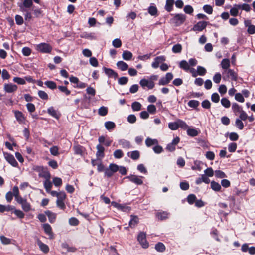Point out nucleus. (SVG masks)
Listing matches in <instances>:
<instances>
[{
    "label": "nucleus",
    "instance_id": "nucleus-29",
    "mask_svg": "<svg viewBox=\"0 0 255 255\" xmlns=\"http://www.w3.org/2000/svg\"><path fill=\"white\" fill-rule=\"evenodd\" d=\"M122 57L125 60H129L132 57V54L131 52L126 50L123 52Z\"/></svg>",
    "mask_w": 255,
    "mask_h": 255
},
{
    "label": "nucleus",
    "instance_id": "nucleus-60",
    "mask_svg": "<svg viewBox=\"0 0 255 255\" xmlns=\"http://www.w3.org/2000/svg\"><path fill=\"white\" fill-rule=\"evenodd\" d=\"M181 128L183 129H187L188 128L187 124L183 121L179 119L178 120V128Z\"/></svg>",
    "mask_w": 255,
    "mask_h": 255
},
{
    "label": "nucleus",
    "instance_id": "nucleus-51",
    "mask_svg": "<svg viewBox=\"0 0 255 255\" xmlns=\"http://www.w3.org/2000/svg\"><path fill=\"white\" fill-rule=\"evenodd\" d=\"M13 82L20 85H24L26 84V81L24 78L15 77L13 79Z\"/></svg>",
    "mask_w": 255,
    "mask_h": 255
},
{
    "label": "nucleus",
    "instance_id": "nucleus-49",
    "mask_svg": "<svg viewBox=\"0 0 255 255\" xmlns=\"http://www.w3.org/2000/svg\"><path fill=\"white\" fill-rule=\"evenodd\" d=\"M148 13L152 16H155L157 15V9L155 6H150L148 9Z\"/></svg>",
    "mask_w": 255,
    "mask_h": 255
},
{
    "label": "nucleus",
    "instance_id": "nucleus-54",
    "mask_svg": "<svg viewBox=\"0 0 255 255\" xmlns=\"http://www.w3.org/2000/svg\"><path fill=\"white\" fill-rule=\"evenodd\" d=\"M81 37L83 38H88L90 39H96L95 34L94 33H85Z\"/></svg>",
    "mask_w": 255,
    "mask_h": 255
},
{
    "label": "nucleus",
    "instance_id": "nucleus-7",
    "mask_svg": "<svg viewBox=\"0 0 255 255\" xmlns=\"http://www.w3.org/2000/svg\"><path fill=\"white\" fill-rule=\"evenodd\" d=\"M42 227L45 234L49 236V239H53L54 236L51 226L48 223H45L43 224Z\"/></svg>",
    "mask_w": 255,
    "mask_h": 255
},
{
    "label": "nucleus",
    "instance_id": "nucleus-17",
    "mask_svg": "<svg viewBox=\"0 0 255 255\" xmlns=\"http://www.w3.org/2000/svg\"><path fill=\"white\" fill-rule=\"evenodd\" d=\"M112 205L117 208L118 209L121 210V211L127 212L128 211L130 210V208L128 206H127L126 205H124L122 204H119L116 202H112Z\"/></svg>",
    "mask_w": 255,
    "mask_h": 255
},
{
    "label": "nucleus",
    "instance_id": "nucleus-46",
    "mask_svg": "<svg viewBox=\"0 0 255 255\" xmlns=\"http://www.w3.org/2000/svg\"><path fill=\"white\" fill-rule=\"evenodd\" d=\"M197 72L198 75L203 76L206 73L207 71L204 67L198 66L197 67Z\"/></svg>",
    "mask_w": 255,
    "mask_h": 255
},
{
    "label": "nucleus",
    "instance_id": "nucleus-15",
    "mask_svg": "<svg viewBox=\"0 0 255 255\" xmlns=\"http://www.w3.org/2000/svg\"><path fill=\"white\" fill-rule=\"evenodd\" d=\"M227 73V77L231 78L233 81H236L237 80V74L232 69H228L227 70H225L223 72V74Z\"/></svg>",
    "mask_w": 255,
    "mask_h": 255
},
{
    "label": "nucleus",
    "instance_id": "nucleus-63",
    "mask_svg": "<svg viewBox=\"0 0 255 255\" xmlns=\"http://www.w3.org/2000/svg\"><path fill=\"white\" fill-rule=\"evenodd\" d=\"M237 144L235 142H232L228 145V150L230 152H234L237 149Z\"/></svg>",
    "mask_w": 255,
    "mask_h": 255
},
{
    "label": "nucleus",
    "instance_id": "nucleus-45",
    "mask_svg": "<svg viewBox=\"0 0 255 255\" xmlns=\"http://www.w3.org/2000/svg\"><path fill=\"white\" fill-rule=\"evenodd\" d=\"M221 103L223 106L226 108H229L231 105L230 101L226 98H223L221 100Z\"/></svg>",
    "mask_w": 255,
    "mask_h": 255
},
{
    "label": "nucleus",
    "instance_id": "nucleus-58",
    "mask_svg": "<svg viewBox=\"0 0 255 255\" xmlns=\"http://www.w3.org/2000/svg\"><path fill=\"white\" fill-rule=\"evenodd\" d=\"M215 176L219 178H223L227 177L226 174L221 170H215Z\"/></svg>",
    "mask_w": 255,
    "mask_h": 255
},
{
    "label": "nucleus",
    "instance_id": "nucleus-16",
    "mask_svg": "<svg viewBox=\"0 0 255 255\" xmlns=\"http://www.w3.org/2000/svg\"><path fill=\"white\" fill-rule=\"evenodd\" d=\"M37 244L39 246L40 250L42 251L44 253L47 254L49 251V247L45 244H44L39 239H38L37 241Z\"/></svg>",
    "mask_w": 255,
    "mask_h": 255
},
{
    "label": "nucleus",
    "instance_id": "nucleus-5",
    "mask_svg": "<svg viewBox=\"0 0 255 255\" xmlns=\"http://www.w3.org/2000/svg\"><path fill=\"white\" fill-rule=\"evenodd\" d=\"M137 240L143 248H147L149 246L148 243L146 239V234L140 232L137 237Z\"/></svg>",
    "mask_w": 255,
    "mask_h": 255
},
{
    "label": "nucleus",
    "instance_id": "nucleus-28",
    "mask_svg": "<svg viewBox=\"0 0 255 255\" xmlns=\"http://www.w3.org/2000/svg\"><path fill=\"white\" fill-rule=\"evenodd\" d=\"M48 113L56 119H59V115L57 113V111L54 109L53 107H49L47 110Z\"/></svg>",
    "mask_w": 255,
    "mask_h": 255
},
{
    "label": "nucleus",
    "instance_id": "nucleus-14",
    "mask_svg": "<svg viewBox=\"0 0 255 255\" xmlns=\"http://www.w3.org/2000/svg\"><path fill=\"white\" fill-rule=\"evenodd\" d=\"M165 61V57L164 56H159L156 57L154 60V61L152 63V67L153 68H157L159 64L162 63V62H164Z\"/></svg>",
    "mask_w": 255,
    "mask_h": 255
},
{
    "label": "nucleus",
    "instance_id": "nucleus-2",
    "mask_svg": "<svg viewBox=\"0 0 255 255\" xmlns=\"http://www.w3.org/2000/svg\"><path fill=\"white\" fill-rule=\"evenodd\" d=\"M16 201L18 204L21 205L22 210L24 212H28L31 210V205L26 198H23L21 196L17 199Z\"/></svg>",
    "mask_w": 255,
    "mask_h": 255
},
{
    "label": "nucleus",
    "instance_id": "nucleus-35",
    "mask_svg": "<svg viewBox=\"0 0 255 255\" xmlns=\"http://www.w3.org/2000/svg\"><path fill=\"white\" fill-rule=\"evenodd\" d=\"M108 111L107 107L102 106L98 109V114L101 116H105L107 114Z\"/></svg>",
    "mask_w": 255,
    "mask_h": 255
},
{
    "label": "nucleus",
    "instance_id": "nucleus-42",
    "mask_svg": "<svg viewBox=\"0 0 255 255\" xmlns=\"http://www.w3.org/2000/svg\"><path fill=\"white\" fill-rule=\"evenodd\" d=\"M12 194L15 198V201L21 196L19 195V189L17 186H14L12 189Z\"/></svg>",
    "mask_w": 255,
    "mask_h": 255
},
{
    "label": "nucleus",
    "instance_id": "nucleus-4",
    "mask_svg": "<svg viewBox=\"0 0 255 255\" xmlns=\"http://www.w3.org/2000/svg\"><path fill=\"white\" fill-rule=\"evenodd\" d=\"M186 17L184 14H177L171 19V21L172 23H174L175 26H179L184 22Z\"/></svg>",
    "mask_w": 255,
    "mask_h": 255
},
{
    "label": "nucleus",
    "instance_id": "nucleus-57",
    "mask_svg": "<svg viewBox=\"0 0 255 255\" xmlns=\"http://www.w3.org/2000/svg\"><path fill=\"white\" fill-rule=\"evenodd\" d=\"M140 157V153L137 150H134L131 152L130 157L133 160H137Z\"/></svg>",
    "mask_w": 255,
    "mask_h": 255
},
{
    "label": "nucleus",
    "instance_id": "nucleus-6",
    "mask_svg": "<svg viewBox=\"0 0 255 255\" xmlns=\"http://www.w3.org/2000/svg\"><path fill=\"white\" fill-rule=\"evenodd\" d=\"M18 89L16 85L12 83H5L3 86L4 91L6 93H11L15 92Z\"/></svg>",
    "mask_w": 255,
    "mask_h": 255
},
{
    "label": "nucleus",
    "instance_id": "nucleus-52",
    "mask_svg": "<svg viewBox=\"0 0 255 255\" xmlns=\"http://www.w3.org/2000/svg\"><path fill=\"white\" fill-rule=\"evenodd\" d=\"M147 112L151 114H154L156 112V108L154 105H149L147 108Z\"/></svg>",
    "mask_w": 255,
    "mask_h": 255
},
{
    "label": "nucleus",
    "instance_id": "nucleus-38",
    "mask_svg": "<svg viewBox=\"0 0 255 255\" xmlns=\"http://www.w3.org/2000/svg\"><path fill=\"white\" fill-rule=\"evenodd\" d=\"M105 126L107 130H110L115 128L116 125L113 122L107 121L105 123Z\"/></svg>",
    "mask_w": 255,
    "mask_h": 255
},
{
    "label": "nucleus",
    "instance_id": "nucleus-43",
    "mask_svg": "<svg viewBox=\"0 0 255 255\" xmlns=\"http://www.w3.org/2000/svg\"><path fill=\"white\" fill-rule=\"evenodd\" d=\"M169 128L172 130H176L178 128V120L175 122H170L168 124Z\"/></svg>",
    "mask_w": 255,
    "mask_h": 255
},
{
    "label": "nucleus",
    "instance_id": "nucleus-64",
    "mask_svg": "<svg viewBox=\"0 0 255 255\" xmlns=\"http://www.w3.org/2000/svg\"><path fill=\"white\" fill-rule=\"evenodd\" d=\"M203 9L204 11L208 14H211L213 12V8L210 5H205Z\"/></svg>",
    "mask_w": 255,
    "mask_h": 255
},
{
    "label": "nucleus",
    "instance_id": "nucleus-1",
    "mask_svg": "<svg viewBox=\"0 0 255 255\" xmlns=\"http://www.w3.org/2000/svg\"><path fill=\"white\" fill-rule=\"evenodd\" d=\"M32 170L38 173V176L40 177L44 178H50L51 175L49 172L47 171L46 168L43 166L34 165L32 167Z\"/></svg>",
    "mask_w": 255,
    "mask_h": 255
},
{
    "label": "nucleus",
    "instance_id": "nucleus-50",
    "mask_svg": "<svg viewBox=\"0 0 255 255\" xmlns=\"http://www.w3.org/2000/svg\"><path fill=\"white\" fill-rule=\"evenodd\" d=\"M113 155L115 158L120 159L124 156V153L121 149H117L114 151Z\"/></svg>",
    "mask_w": 255,
    "mask_h": 255
},
{
    "label": "nucleus",
    "instance_id": "nucleus-48",
    "mask_svg": "<svg viewBox=\"0 0 255 255\" xmlns=\"http://www.w3.org/2000/svg\"><path fill=\"white\" fill-rule=\"evenodd\" d=\"M58 88L60 91L64 93L66 95H69L71 93V91L65 86H59Z\"/></svg>",
    "mask_w": 255,
    "mask_h": 255
},
{
    "label": "nucleus",
    "instance_id": "nucleus-53",
    "mask_svg": "<svg viewBox=\"0 0 255 255\" xmlns=\"http://www.w3.org/2000/svg\"><path fill=\"white\" fill-rule=\"evenodd\" d=\"M242 120H241V119H239L238 118H237L235 121V126L240 129L242 130L244 128V124Z\"/></svg>",
    "mask_w": 255,
    "mask_h": 255
},
{
    "label": "nucleus",
    "instance_id": "nucleus-13",
    "mask_svg": "<svg viewBox=\"0 0 255 255\" xmlns=\"http://www.w3.org/2000/svg\"><path fill=\"white\" fill-rule=\"evenodd\" d=\"M103 69L105 73L110 78L116 79L118 77V73L111 68L103 67Z\"/></svg>",
    "mask_w": 255,
    "mask_h": 255
},
{
    "label": "nucleus",
    "instance_id": "nucleus-8",
    "mask_svg": "<svg viewBox=\"0 0 255 255\" xmlns=\"http://www.w3.org/2000/svg\"><path fill=\"white\" fill-rule=\"evenodd\" d=\"M208 23V22L204 21H199L196 24L194 25L192 28V30L194 31H201L206 27Z\"/></svg>",
    "mask_w": 255,
    "mask_h": 255
},
{
    "label": "nucleus",
    "instance_id": "nucleus-20",
    "mask_svg": "<svg viewBox=\"0 0 255 255\" xmlns=\"http://www.w3.org/2000/svg\"><path fill=\"white\" fill-rule=\"evenodd\" d=\"M118 143L123 148L129 149L131 147L130 142L124 139L119 140L118 141Z\"/></svg>",
    "mask_w": 255,
    "mask_h": 255
},
{
    "label": "nucleus",
    "instance_id": "nucleus-41",
    "mask_svg": "<svg viewBox=\"0 0 255 255\" xmlns=\"http://www.w3.org/2000/svg\"><path fill=\"white\" fill-rule=\"evenodd\" d=\"M232 110L233 112L236 114L238 112L241 113L243 111L242 108L238 104L234 103L232 104Z\"/></svg>",
    "mask_w": 255,
    "mask_h": 255
},
{
    "label": "nucleus",
    "instance_id": "nucleus-47",
    "mask_svg": "<svg viewBox=\"0 0 255 255\" xmlns=\"http://www.w3.org/2000/svg\"><path fill=\"white\" fill-rule=\"evenodd\" d=\"M187 133L189 136L192 137L196 136L198 134V132L196 129L193 128H188L187 130Z\"/></svg>",
    "mask_w": 255,
    "mask_h": 255
},
{
    "label": "nucleus",
    "instance_id": "nucleus-30",
    "mask_svg": "<svg viewBox=\"0 0 255 255\" xmlns=\"http://www.w3.org/2000/svg\"><path fill=\"white\" fill-rule=\"evenodd\" d=\"M211 187L215 191H219L221 189V186L219 183L214 181L211 182Z\"/></svg>",
    "mask_w": 255,
    "mask_h": 255
},
{
    "label": "nucleus",
    "instance_id": "nucleus-34",
    "mask_svg": "<svg viewBox=\"0 0 255 255\" xmlns=\"http://www.w3.org/2000/svg\"><path fill=\"white\" fill-rule=\"evenodd\" d=\"M196 196H195V195L193 194H189L187 198V201L188 203L190 205H192L193 203H194L196 202Z\"/></svg>",
    "mask_w": 255,
    "mask_h": 255
},
{
    "label": "nucleus",
    "instance_id": "nucleus-12",
    "mask_svg": "<svg viewBox=\"0 0 255 255\" xmlns=\"http://www.w3.org/2000/svg\"><path fill=\"white\" fill-rule=\"evenodd\" d=\"M139 83L142 87H147L150 89H152L155 85L154 83L152 81L146 79H142L140 81Z\"/></svg>",
    "mask_w": 255,
    "mask_h": 255
},
{
    "label": "nucleus",
    "instance_id": "nucleus-27",
    "mask_svg": "<svg viewBox=\"0 0 255 255\" xmlns=\"http://www.w3.org/2000/svg\"><path fill=\"white\" fill-rule=\"evenodd\" d=\"M221 66L223 69L227 70L230 66L229 59L227 58L223 59L221 62Z\"/></svg>",
    "mask_w": 255,
    "mask_h": 255
},
{
    "label": "nucleus",
    "instance_id": "nucleus-24",
    "mask_svg": "<svg viewBox=\"0 0 255 255\" xmlns=\"http://www.w3.org/2000/svg\"><path fill=\"white\" fill-rule=\"evenodd\" d=\"M179 66L181 69L185 71H188L190 69V66L188 62L185 60H181L180 62Z\"/></svg>",
    "mask_w": 255,
    "mask_h": 255
},
{
    "label": "nucleus",
    "instance_id": "nucleus-33",
    "mask_svg": "<svg viewBox=\"0 0 255 255\" xmlns=\"http://www.w3.org/2000/svg\"><path fill=\"white\" fill-rule=\"evenodd\" d=\"M44 84L49 89L54 90L56 88V83L52 81H46L44 82Z\"/></svg>",
    "mask_w": 255,
    "mask_h": 255
},
{
    "label": "nucleus",
    "instance_id": "nucleus-25",
    "mask_svg": "<svg viewBox=\"0 0 255 255\" xmlns=\"http://www.w3.org/2000/svg\"><path fill=\"white\" fill-rule=\"evenodd\" d=\"M45 180L44 182V187L47 193H49L52 187V183L50 181V178H45Z\"/></svg>",
    "mask_w": 255,
    "mask_h": 255
},
{
    "label": "nucleus",
    "instance_id": "nucleus-23",
    "mask_svg": "<svg viewBox=\"0 0 255 255\" xmlns=\"http://www.w3.org/2000/svg\"><path fill=\"white\" fill-rule=\"evenodd\" d=\"M139 219L137 216L131 215V219L129 222V226L131 228L134 227L138 223Z\"/></svg>",
    "mask_w": 255,
    "mask_h": 255
},
{
    "label": "nucleus",
    "instance_id": "nucleus-44",
    "mask_svg": "<svg viewBox=\"0 0 255 255\" xmlns=\"http://www.w3.org/2000/svg\"><path fill=\"white\" fill-rule=\"evenodd\" d=\"M182 47L180 44L174 45L172 49V52L174 53H179L181 52Z\"/></svg>",
    "mask_w": 255,
    "mask_h": 255
},
{
    "label": "nucleus",
    "instance_id": "nucleus-62",
    "mask_svg": "<svg viewBox=\"0 0 255 255\" xmlns=\"http://www.w3.org/2000/svg\"><path fill=\"white\" fill-rule=\"evenodd\" d=\"M13 212L15 215L20 219H22L24 217V213L20 210L15 209Z\"/></svg>",
    "mask_w": 255,
    "mask_h": 255
},
{
    "label": "nucleus",
    "instance_id": "nucleus-3",
    "mask_svg": "<svg viewBox=\"0 0 255 255\" xmlns=\"http://www.w3.org/2000/svg\"><path fill=\"white\" fill-rule=\"evenodd\" d=\"M52 49V46L48 43H41L36 45V50L43 53H49Z\"/></svg>",
    "mask_w": 255,
    "mask_h": 255
},
{
    "label": "nucleus",
    "instance_id": "nucleus-55",
    "mask_svg": "<svg viewBox=\"0 0 255 255\" xmlns=\"http://www.w3.org/2000/svg\"><path fill=\"white\" fill-rule=\"evenodd\" d=\"M53 183L55 186L59 187L62 184V180L59 177H54L53 178Z\"/></svg>",
    "mask_w": 255,
    "mask_h": 255
},
{
    "label": "nucleus",
    "instance_id": "nucleus-21",
    "mask_svg": "<svg viewBox=\"0 0 255 255\" xmlns=\"http://www.w3.org/2000/svg\"><path fill=\"white\" fill-rule=\"evenodd\" d=\"M116 65L117 67L123 71L127 70L128 68V64L123 61H118Z\"/></svg>",
    "mask_w": 255,
    "mask_h": 255
},
{
    "label": "nucleus",
    "instance_id": "nucleus-10",
    "mask_svg": "<svg viewBox=\"0 0 255 255\" xmlns=\"http://www.w3.org/2000/svg\"><path fill=\"white\" fill-rule=\"evenodd\" d=\"M143 177L140 176L139 177L137 175H131L128 176H127L126 178L128 179L129 181L136 184V185H142L143 184V181L141 179V178Z\"/></svg>",
    "mask_w": 255,
    "mask_h": 255
},
{
    "label": "nucleus",
    "instance_id": "nucleus-22",
    "mask_svg": "<svg viewBox=\"0 0 255 255\" xmlns=\"http://www.w3.org/2000/svg\"><path fill=\"white\" fill-rule=\"evenodd\" d=\"M73 150L74 151V153L75 154L82 156L83 153L84 152V148L80 145H77L74 146Z\"/></svg>",
    "mask_w": 255,
    "mask_h": 255
},
{
    "label": "nucleus",
    "instance_id": "nucleus-9",
    "mask_svg": "<svg viewBox=\"0 0 255 255\" xmlns=\"http://www.w3.org/2000/svg\"><path fill=\"white\" fill-rule=\"evenodd\" d=\"M4 155L6 160L12 166L17 167L18 166V163L13 155L9 153H5Z\"/></svg>",
    "mask_w": 255,
    "mask_h": 255
},
{
    "label": "nucleus",
    "instance_id": "nucleus-39",
    "mask_svg": "<svg viewBox=\"0 0 255 255\" xmlns=\"http://www.w3.org/2000/svg\"><path fill=\"white\" fill-rule=\"evenodd\" d=\"M200 105V102L197 100H190L188 103V105L189 107L196 109Z\"/></svg>",
    "mask_w": 255,
    "mask_h": 255
},
{
    "label": "nucleus",
    "instance_id": "nucleus-11",
    "mask_svg": "<svg viewBox=\"0 0 255 255\" xmlns=\"http://www.w3.org/2000/svg\"><path fill=\"white\" fill-rule=\"evenodd\" d=\"M14 116L16 120L20 124H24L25 123V117L24 114L19 111H14Z\"/></svg>",
    "mask_w": 255,
    "mask_h": 255
},
{
    "label": "nucleus",
    "instance_id": "nucleus-40",
    "mask_svg": "<svg viewBox=\"0 0 255 255\" xmlns=\"http://www.w3.org/2000/svg\"><path fill=\"white\" fill-rule=\"evenodd\" d=\"M173 5V0H167L165 5V9L170 12L172 10Z\"/></svg>",
    "mask_w": 255,
    "mask_h": 255
},
{
    "label": "nucleus",
    "instance_id": "nucleus-56",
    "mask_svg": "<svg viewBox=\"0 0 255 255\" xmlns=\"http://www.w3.org/2000/svg\"><path fill=\"white\" fill-rule=\"evenodd\" d=\"M38 95L39 97L43 100H46L48 99V94L44 91L39 90L38 92Z\"/></svg>",
    "mask_w": 255,
    "mask_h": 255
},
{
    "label": "nucleus",
    "instance_id": "nucleus-36",
    "mask_svg": "<svg viewBox=\"0 0 255 255\" xmlns=\"http://www.w3.org/2000/svg\"><path fill=\"white\" fill-rule=\"evenodd\" d=\"M168 213L165 211H163L162 212H158L157 213L156 216L158 219L160 220H165L168 218Z\"/></svg>",
    "mask_w": 255,
    "mask_h": 255
},
{
    "label": "nucleus",
    "instance_id": "nucleus-31",
    "mask_svg": "<svg viewBox=\"0 0 255 255\" xmlns=\"http://www.w3.org/2000/svg\"><path fill=\"white\" fill-rule=\"evenodd\" d=\"M155 249L157 252H163L165 250V246L163 243L158 242L155 245Z\"/></svg>",
    "mask_w": 255,
    "mask_h": 255
},
{
    "label": "nucleus",
    "instance_id": "nucleus-26",
    "mask_svg": "<svg viewBox=\"0 0 255 255\" xmlns=\"http://www.w3.org/2000/svg\"><path fill=\"white\" fill-rule=\"evenodd\" d=\"M45 215L48 216L49 221L51 223H52L55 221L56 217V214L49 210L45 211Z\"/></svg>",
    "mask_w": 255,
    "mask_h": 255
},
{
    "label": "nucleus",
    "instance_id": "nucleus-61",
    "mask_svg": "<svg viewBox=\"0 0 255 255\" xmlns=\"http://www.w3.org/2000/svg\"><path fill=\"white\" fill-rule=\"evenodd\" d=\"M1 73L3 80L9 79L10 77V75L6 69H3Z\"/></svg>",
    "mask_w": 255,
    "mask_h": 255
},
{
    "label": "nucleus",
    "instance_id": "nucleus-18",
    "mask_svg": "<svg viewBox=\"0 0 255 255\" xmlns=\"http://www.w3.org/2000/svg\"><path fill=\"white\" fill-rule=\"evenodd\" d=\"M97 151L96 152V156L98 158H103L104 157V148L100 144H98L96 146Z\"/></svg>",
    "mask_w": 255,
    "mask_h": 255
},
{
    "label": "nucleus",
    "instance_id": "nucleus-32",
    "mask_svg": "<svg viewBox=\"0 0 255 255\" xmlns=\"http://www.w3.org/2000/svg\"><path fill=\"white\" fill-rule=\"evenodd\" d=\"M142 105L138 102H134L131 104V108L133 111H139L141 109Z\"/></svg>",
    "mask_w": 255,
    "mask_h": 255
},
{
    "label": "nucleus",
    "instance_id": "nucleus-19",
    "mask_svg": "<svg viewBox=\"0 0 255 255\" xmlns=\"http://www.w3.org/2000/svg\"><path fill=\"white\" fill-rule=\"evenodd\" d=\"M145 143L146 145L149 147L152 145L158 144V141L156 139H152L150 137H147L145 140Z\"/></svg>",
    "mask_w": 255,
    "mask_h": 255
},
{
    "label": "nucleus",
    "instance_id": "nucleus-59",
    "mask_svg": "<svg viewBox=\"0 0 255 255\" xmlns=\"http://www.w3.org/2000/svg\"><path fill=\"white\" fill-rule=\"evenodd\" d=\"M221 78V74L220 73H216L213 77V80L215 83L218 84L220 82Z\"/></svg>",
    "mask_w": 255,
    "mask_h": 255
},
{
    "label": "nucleus",
    "instance_id": "nucleus-37",
    "mask_svg": "<svg viewBox=\"0 0 255 255\" xmlns=\"http://www.w3.org/2000/svg\"><path fill=\"white\" fill-rule=\"evenodd\" d=\"M237 6H238V4H235L233 7L230 10V14L233 16H236L238 14V9L239 7Z\"/></svg>",
    "mask_w": 255,
    "mask_h": 255
}]
</instances>
